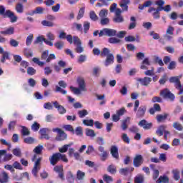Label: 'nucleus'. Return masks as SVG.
Listing matches in <instances>:
<instances>
[{
	"label": "nucleus",
	"mask_w": 183,
	"mask_h": 183,
	"mask_svg": "<svg viewBox=\"0 0 183 183\" xmlns=\"http://www.w3.org/2000/svg\"><path fill=\"white\" fill-rule=\"evenodd\" d=\"M69 147H71V144H64L61 147H59V152L54 153L51 157L49 158L50 164L55 167V165H56L59 161L64 162V164H68V157H66V154H64L65 152H68V148H69Z\"/></svg>",
	"instance_id": "obj_1"
},
{
	"label": "nucleus",
	"mask_w": 183,
	"mask_h": 183,
	"mask_svg": "<svg viewBox=\"0 0 183 183\" xmlns=\"http://www.w3.org/2000/svg\"><path fill=\"white\" fill-rule=\"evenodd\" d=\"M93 55H97V56L100 55L102 58H105L106 56V59L104 62L105 66H109V65H112L114 62L115 58L114 57V54L111 53V50L107 47L103 48L102 51L98 48H94Z\"/></svg>",
	"instance_id": "obj_2"
},
{
	"label": "nucleus",
	"mask_w": 183,
	"mask_h": 183,
	"mask_svg": "<svg viewBox=\"0 0 183 183\" xmlns=\"http://www.w3.org/2000/svg\"><path fill=\"white\" fill-rule=\"evenodd\" d=\"M0 16H3V18H9L12 24L18 21V17L15 16V13L11 10H6L5 6L3 5H0Z\"/></svg>",
	"instance_id": "obj_3"
},
{
	"label": "nucleus",
	"mask_w": 183,
	"mask_h": 183,
	"mask_svg": "<svg viewBox=\"0 0 183 183\" xmlns=\"http://www.w3.org/2000/svg\"><path fill=\"white\" fill-rule=\"evenodd\" d=\"M77 84L79 88L74 87L73 86H70V89L72 92H74V94H75L76 95H79L81 91H86V84H85V79L84 78L79 77L77 79Z\"/></svg>",
	"instance_id": "obj_4"
},
{
	"label": "nucleus",
	"mask_w": 183,
	"mask_h": 183,
	"mask_svg": "<svg viewBox=\"0 0 183 183\" xmlns=\"http://www.w3.org/2000/svg\"><path fill=\"white\" fill-rule=\"evenodd\" d=\"M99 36H109V38L117 36V30L114 29L104 28L100 31Z\"/></svg>",
	"instance_id": "obj_5"
},
{
	"label": "nucleus",
	"mask_w": 183,
	"mask_h": 183,
	"mask_svg": "<svg viewBox=\"0 0 183 183\" xmlns=\"http://www.w3.org/2000/svg\"><path fill=\"white\" fill-rule=\"evenodd\" d=\"M160 97H162L164 99H169L170 101H174L175 99V95L169 91V89H164L160 92Z\"/></svg>",
	"instance_id": "obj_6"
},
{
	"label": "nucleus",
	"mask_w": 183,
	"mask_h": 183,
	"mask_svg": "<svg viewBox=\"0 0 183 183\" xmlns=\"http://www.w3.org/2000/svg\"><path fill=\"white\" fill-rule=\"evenodd\" d=\"M53 132H57V137H56V141H65L68 138V135L65 132H64L60 128H54L52 129Z\"/></svg>",
	"instance_id": "obj_7"
},
{
	"label": "nucleus",
	"mask_w": 183,
	"mask_h": 183,
	"mask_svg": "<svg viewBox=\"0 0 183 183\" xmlns=\"http://www.w3.org/2000/svg\"><path fill=\"white\" fill-rule=\"evenodd\" d=\"M144 164V157L141 154H136L133 159V165L135 168H139Z\"/></svg>",
	"instance_id": "obj_8"
},
{
	"label": "nucleus",
	"mask_w": 183,
	"mask_h": 183,
	"mask_svg": "<svg viewBox=\"0 0 183 183\" xmlns=\"http://www.w3.org/2000/svg\"><path fill=\"white\" fill-rule=\"evenodd\" d=\"M42 161V157H39L34 162V165L32 169V174L35 177H38V172L41 169V162Z\"/></svg>",
	"instance_id": "obj_9"
},
{
	"label": "nucleus",
	"mask_w": 183,
	"mask_h": 183,
	"mask_svg": "<svg viewBox=\"0 0 183 183\" xmlns=\"http://www.w3.org/2000/svg\"><path fill=\"white\" fill-rule=\"evenodd\" d=\"M122 10L121 9H117L115 11V16L113 19L114 22L116 24H121V22H124V17H122Z\"/></svg>",
	"instance_id": "obj_10"
},
{
	"label": "nucleus",
	"mask_w": 183,
	"mask_h": 183,
	"mask_svg": "<svg viewBox=\"0 0 183 183\" xmlns=\"http://www.w3.org/2000/svg\"><path fill=\"white\" fill-rule=\"evenodd\" d=\"M147 113V106H141L136 111V118L141 119L145 117V114Z\"/></svg>",
	"instance_id": "obj_11"
},
{
	"label": "nucleus",
	"mask_w": 183,
	"mask_h": 183,
	"mask_svg": "<svg viewBox=\"0 0 183 183\" xmlns=\"http://www.w3.org/2000/svg\"><path fill=\"white\" fill-rule=\"evenodd\" d=\"M137 82H140V85L142 86H148L151 82H152V78L145 76L144 78L137 79Z\"/></svg>",
	"instance_id": "obj_12"
},
{
	"label": "nucleus",
	"mask_w": 183,
	"mask_h": 183,
	"mask_svg": "<svg viewBox=\"0 0 183 183\" xmlns=\"http://www.w3.org/2000/svg\"><path fill=\"white\" fill-rule=\"evenodd\" d=\"M51 104H53L54 108L57 109L60 115H64V114H66V109L64 107V106L59 104L57 101L52 102Z\"/></svg>",
	"instance_id": "obj_13"
},
{
	"label": "nucleus",
	"mask_w": 183,
	"mask_h": 183,
	"mask_svg": "<svg viewBox=\"0 0 183 183\" xmlns=\"http://www.w3.org/2000/svg\"><path fill=\"white\" fill-rule=\"evenodd\" d=\"M139 127H141V128H143V129L148 131L149 129H151L152 128V123H148V121L146 119H142L138 123Z\"/></svg>",
	"instance_id": "obj_14"
},
{
	"label": "nucleus",
	"mask_w": 183,
	"mask_h": 183,
	"mask_svg": "<svg viewBox=\"0 0 183 183\" xmlns=\"http://www.w3.org/2000/svg\"><path fill=\"white\" fill-rule=\"evenodd\" d=\"M161 10H159V9H155L154 7H149L147 12L149 14H151L153 12L152 14V16L154 19H159V18H161L160 16V11Z\"/></svg>",
	"instance_id": "obj_15"
},
{
	"label": "nucleus",
	"mask_w": 183,
	"mask_h": 183,
	"mask_svg": "<svg viewBox=\"0 0 183 183\" xmlns=\"http://www.w3.org/2000/svg\"><path fill=\"white\" fill-rule=\"evenodd\" d=\"M99 152L101 154H99V157H101V161H107L108 159V155H109V153H108L106 150L105 148L102 146H99L98 148Z\"/></svg>",
	"instance_id": "obj_16"
},
{
	"label": "nucleus",
	"mask_w": 183,
	"mask_h": 183,
	"mask_svg": "<svg viewBox=\"0 0 183 183\" xmlns=\"http://www.w3.org/2000/svg\"><path fill=\"white\" fill-rule=\"evenodd\" d=\"M54 171L59 174V178H60V179H62V181H64V179H65V177L64 176V167L62 165L55 166L54 167Z\"/></svg>",
	"instance_id": "obj_17"
},
{
	"label": "nucleus",
	"mask_w": 183,
	"mask_h": 183,
	"mask_svg": "<svg viewBox=\"0 0 183 183\" xmlns=\"http://www.w3.org/2000/svg\"><path fill=\"white\" fill-rule=\"evenodd\" d=\"M110 154L114 159H119V153L118 152V147L112 145L110 148Z\"/></svg>",
	"instance_id": "obj_18"
},
{
	"label": "nucleus",
	"mask_w": 183,
	"mask_h": 183,
	"mask_svg": "<svg viewBox=\"0 0 183 183\" xmlns=\"http://www.w3.org/2000/svg\"><path fill=\"white\" fill-rule=\"evenodd\" d=\"M59 39H66L70 44H72V35H66L65 31H61L59 35Z\"/></svg>",
	"instance_id": "obj_19"
},
{
	"label": "nucleus",
	"mask_w": 183,
	"mask_h": 183,
	"mask_svg": "<svg viewBox=\"0 0 183 183\" xmlns=\"http://www.w3.org/2000/svg\"><path fill=\"white\" fill-rule=\"evenodd\" d=\"M130 2V0H121L119 5L122 8V12H128V4Z\"/></svg>",
	"instance_id": "obj_20"
},
{
	"label": "nucleus",
	"mask_w": 183,
	"mask_h": 183,
	"mask_svg": "<svg viewBox=\"0 0 183 183\" xmlns=\"http://www.w3.org/2000/svg\"><path fill=\"white\" fill-rule=\"evenodd\" d=\"M151 115H154L156 112H161V106L159 104H154L153 107L149 109Z\"/></svg>",
	"instance_id": "obj_21"
},
{
	"label": "nucleus",
	"mask_w": 183,
	"mask_h": 183,
	"mask_svg": "<svg viewBox=\"0 0 183 183\" xmlns=\"http://www.w3.org/2000/svg\"><path fill=\"white\" fill-rule=\"evenodd\" d=\"M0 182L1 183H8L9 182V175L6 172L3 171L1 174H0Z\"/></svg>",
	"instance_id": "obj_22"
},
{
	"label": "nucleus",
	"mask_w": 183,
	"mask_h": 183,
	"mask_svg": "<svg viewBox=\"0 0 183 183\" xmlns=\"http://www.w3.org/2000/svg\"><path fill=\"white\" fill-rule=\"evenodd\" d=\"M167 129V125L165 124H162L160 125L157 130L156 131V134L158 136V137H162V135H164V133L165 132V130Z\"/></svg>",
	"instance_id": "obj_23"
},
{
	"label": "nucleus",
	"mask_w": 183,
	"mask_h": 183,
	"mask_svg": "<svg viewBox=\"0 0 183 183\" xmlns=\"http://www.w3.org/2000/svg\"><path fill=\"white\" fill-rule=\"evenodd\" d=\"M46 131H48V129L46 128H42L39 130V134L41 135L40 139H49V135L46 134Z\"/></svg>",
	"instance_id": "obj_24"
},
{
	"label": "nucleus",
	"mask_w": 183,
	"mask_h": 183,
	"mask_svg": "<svg viewBox=\"0 0 183 183\" xmlns=\"http://www.w3.org/2000/svg\"><path fill=\"white\" fill-rule=\"evenodd\" d=\"M44 11H45V9L39 6L35 9L34 11H32L31 13H27L26 15H30L31 16L35 15L36 14H44Z\"/></svg>",
	"instance_id": "obj_25"
},
{
	"label": "nucleus",
	"mask_w": 183,
	"mask_h": 183,
	"mask_svg": "<svg viewBox=\"0 0 183 183\" xmlns=\"http://www.w3.org/2000/svg\"><path fill=\"white\" fill-rule=\"evenodd\" d=\"M14 33H15V28L12 26L9 27L4 31H0V34H1V35H14Z\"/></svg>",
	"instance_id": "obj_26"
},
{
	"label": "nucleus",
	"mask_w": 183,
	"mask_h": 183,
	"mask_svg": "<svg viewBox=\"0 0 183 183\" xmlns=\"http://www.w3.org/2000/svg\"><path fill=\"white\" fill-rule=\"evenodd\" d=\"M151 65V61H149V59L148 57L145 58L140 66L142 69H148V66Z\"/></svg>",
	"instance_id": "obj_27"
},
{
	"label": "nucleus",
	"mask_w": 183,
	"mask_h": 183,
	"mask_svg": "<svg viewBox=\"0 0 183 183\" xmlns=\"http://www.w3.org/2000/svg\"><path fill=\"white\" fill-rule=\"evenodd\" d=\"M131 121V117H127L122 122V129L123 131H127L128 129V124H129V122Z\"/></svg>",
	"instance_id": "obj_28"
},
{
	"label": "nucleus",
	"mask_w": 183,
	"mask_h": 183,
	"mask_svg": "<svg viewBox=\"0 0 183 183\" xmlns=\"http://www.w3.org/2000/svg\"><path fill=\"white\" fill-rule=\"evenodd\" d=\"M168 118V114L164 113V114H158L156 117L157 122H164Z\"/></svg>",
	"instance_id": "obj_29"
},
{
	"label": "nucleus",
	"mask_w": 183,
	"mask_h": 183,
	"mask_svg": "<svg viewBox=\"0 0 183 183\" xmlns=\"http://www.w3.org/2000/svg\"><path fill=\"white\" fill-rule=\"evenodd\" d=\"M66 180L69 183H75V177H74L72 172L69 171L67 172Z\"/></svg>",
	"instance_id": "obj_30"
},
{
	"label": "nucleus",
	"mask_w": 183,
	"mask_h": 183,
	"mask_svg": "<svg viewBox=\"0 0 183 183\" xmlns=\"http://www.w3.org/2000/svg\"><path fill=\"white\" fill-rule=\"evenodd\" d=\"M21 132L23 137H29V135H31V132L25 126H21Z\"/></svg>",
	"instance_id": "obj_31"
},
{
	"label": "nucleus",
	"mask_w": 183,
	"mask_h": 183,
	"mask_svg": "<svg viewBox=\"0 0 183 183\" xmlns=\"http://www.w3.org/2000/svg\"><path fill=\"white\" fill-rule=\"evenodd\" d=\"M44 149V146L39 144L38 146H36L33 152L36 154V155H41V154H42V150Z\"/></svg>",
	"instance_id": "obj_32"
},
{
	"label": "nucleus",
	"mask_w": 183,
	"mask_h": 183,
	"mask_svg": "<svg viewBox=\"0 0 183 183\" xmlns=\"http://www.w3.org/2000/svg\"><path fill=\"white\" fill-rule=\"evenodd\" d=\"M172 174H173V178L175 181H179V179L181 178V176L179 175V170L177 169H173L172 170Z\"/></svg>",
	"instance_id": "obj_33"
},
{
	"label": "nucleus",
	"mask_w": 183,
	"mask_h": 183,
	"mask_svg": "<svg viewBox=\"0 0 183 183\" xmlns=\"http://www.w3.org/2000/svg\"><path fill=\"white\" fill-rule=\"evenodd\" d=\"M169 183V178L167 176H160L159 178L157 179V183Z\"/></svg>",
	"instance_id": "obj_34"
},
{
	"label": "nucleus",
	"mask_w": 183,
	"mask_h": 183,
	"mask_svg": "<svg viewBox=\"0 0 183 183\" xmlns=\"http://www.w3.org/2000/svg\"><path fill=\"white\" fill-rule=\"evenodd\" d=\"M173 128L174 129H177V131H182L183 130V126L181 124V123L178 122H174L172 124Z\"/></svg>",
	"instance_id": "obj_35"
},
{
	"label": "nucleus",
	"mask_w": 183,
	"mask_h": 183,
	"mask_svg": "<svg viewBox=\"0 0 183 183\" xmlns=\"http://www.w3.org/2000/svg\"><path fill=\"white\" fill-rule=\"evenodd\" d=\"M6 59H9V52L8 51H4L3 54H2V56L0 59L1 62L2 64H5V61H6Z\"/></svg>",
	"instance_id": "obj_36"
},
{
	"label": "nucleus",
	"mask_w": 183,
	"mask_h": 183,
	"mask_svg": "<svg viewBox=\"0 0 183 183\" xmlns=\"http://www.w3.org/2000/svg\"><path fill=\"white\" fill-rule=\"evenodd\" d=\"M85 14V7H81L78 13V15L76 16L77 21H79V19H81V18H84V15Z\"/></svg>",
	"instance_id": "obj_37"
},
{
	"label": "nucleus",
	"mask_w": 183,
	"mask_h": 183,
	"mask_svg": "<svg viewBox=\"0 0 183 183\" xmlns=\"http://www.w3.org/2000/svg\"><path fill=\"white\" fill-rule=\"evenodd\" d=\"M84 33L88 34V31H89V28H91V23L89 21H84L83 24Z\"/></svg>",
	"instance_id": "obj_38"
},
{
	"label": "nucleus",
	"mask_w": 183,
	"mask_h": 183,
	"mask_svg": "<svg viewBox=\"0 0 183 183\" xmlns=\"http://www.w3.org/2000/svg\"><path fill=\"white\" fill-rule=\"evenodd\" d=\"M15 9L17 14H22L24 12V5H22L21 3H19L16 5Z\"/></svg>",
	"instance_id": "obj_39"
},
{
	"label": "nucleus",
	"mask_w": 183,
	"mask_h": 183,
	"mask_svg": "<svg viewBox=\"0 0 183 183\" xmlns=\"http://www.w3.org/2000/svg\"><path fill=\"white\" fill-rule=\"evenodd\" d=\"M99 18H107L108 16V10L106 9H102L99 13Z\"/></svg>",
	"instance_id": "obj_40"
},
{
	"label": "nucleus",
	"mask_w": 183,
	"mask_h": 183,
	"mask_svg": "<svg viewBox=\"0 0 183 183\" xmlns=\"http://www.w3.org/2000/svg\"><path fill=\"white\" fill-rule=\"evenodd\" d=\"M24 54L26 58H32L34 56V53L30 49H24Z\"/></svg>",
	"instance_id": "obj_41"
},
{
	"label": "nucleus",
	"mask_w": 183,
	"mask_h": 183,
	"mask_svg": "<svg viewBox=\"0 0 183 183\" xmlns=\"http://www.w3.org/2000/svg\"><path fill=\"white\" fill-rule=\"evenodd\" d=\"M74 43V45H76V46L79 45H82V42L81 41V39L77 36H74L72 37V43Z\"/></svg>",
	"instance_id": "obj_42"
},
{
	"label": "nucleus",
	"mask_w": 183,
	"mask_h": 183,
	"mask_svg": "<svg viewBox=\"0 0 183 183\" xmlns=\"http://www.w3.org/2000/svg\"><path fill=\"white\" fill-rule=\"evenodd\" d=\"M76 178L79 179V181H82V179L85 178V172L78 170L76 173Z\"/></svg>",
	"instance_id": "obj_43"
},
{
	"label": "nucleus",
	"mask_w": 183,
	"mask_h": 183,
	"mask_svg": "<svg viewBox=\"0 0 183 183\" xmlns=\"http://www.w3.org/2000/svg\"><path fill=\"white\" fill-rule=\"evenodd\" d=\"M63 128L66 131H69V132H71V134H75V130L74 129V127L71 124H65L63 126Z\"/></svg>",
	"instance_id": "obj_44"
},
{
	"label": "nucleus",
	"mask_w": 183,
	"mask_h": 183,
	"mask_svg": "<svg viewBox=\"0 0 183 183\" xmlns=\"http://www.w3.org/2000/svg\"><path fill=\"white\" fill-rule=\"evenodd\" d=\"M108 42L109 44H119V42H121V39L117 37H109Z\"/></svg>",
	"instance_id": "obj_45"
},
{
	"label": "nucleus",
	"mask_w": 183,
	"mask_h": 183,
	"mask_svg": "<svg viewBox=\"0 0 183 183\" xmlns=\"http://www.w3.org/2000/svg\"><path fill=\"white\" fill-rule=\"evenodd\" d=\"M39 128H41V124H39L36 122H34V124L31 125V130L34 132L39 131Z\"/></svg>",
	"instance_id": "obj_46"
},
{
	"label": "nucleus",
	"mask_w": 183,
	"mask_h": 183,
	"mask_svg": "<svg viewBox=\"0 0 183 183\" xmlns=\"http://www.w3.org/2000/svg\"><path fill=\"white\" fill-rule=\"evenodd\" d=\"M107 171L110 174H116L117 173V167H115V166L114 164H110L107 167Z\"/></svg>",
	"instance_id": "obj_47"
},
{
	"label": "nucleus",
	"mask_w": 183,
	"mask_h": 183,
	"mask_svg": "<svg viewBox=\"0 0 183 183\" xmlns=\"http://www.w3.org/2000/svg\"><path fill=\"white\" fill-rule=\"evenodd\" d=\"M79 118H85L88 115V111L86 109L79 110L78 112Z\"/></svg>",
	"instance_id": "obj_48"
},
{
	"label": "nucleus",
	"mask_w": 183,
	"mask_h": 183,
	"mask_svg": "<svg viewBox=\"0 0 183 183\" xmlns=\"http://www.w3.org/2000/svg\"><path fill=\"white\" fill-rule=\"evenodd\" d=\"M83 124L86 125V127H94V119H84Z\"/></svg>",
	"instance_id": "obj_49"
},
{
	"label": "nucleus",
	"mask_w": 183,
	"mask_h": 183,
	"mask_svg": "<svg viewBox=\"0 0 183 183\" xmlns=\"http://www.w3.org/2000/svg\"><path fill=\"white\" fill-rule=\"evenodd\" d=\"M154 61L156 64H159V66H164V61L159 56H155Z\"/></svg>",
	"instance_id": "obj_50"
},
{
	"label": "nucleus",
	"mask_w": 183,
	"mask_h": 183,
	"mask_svg": "<svg viewBox=\"0 0 183 183\" xmlns=\"http://www.w3.org/2000/svg\"><path fill=\"white\" fill-rule=\"evenodd\" d=\"M122 139L123 142H125V144H129V142H131V139H129L128 134H127L125 133L122 134Z\"/></svg>",
	"instance_id": "obj_51"
},
{
	"label": "nucleus",
	"mask_w": 183,
	"mask_h": 183,
	"mask_svg": "<svg viewBox=\"0 0 183 183\" xmlns=\"http://www.w3.org/2000/svg\"><path fill=\"white\" fill-rule=\"evenodd\" d=\"M32 61L33 62H34V64H36L37 65H39V66H44L45 65V62L41 61L39 59L36 57H34L32 59Z\"/></svg>",
	"instance_id": "obj_52"
},
{
	"label": "nucleus",
	"mask_w": 183,
	"mask_h": 183,
	"mask_svg": "<svg viewBox=\"0 0 183 183\" xmlns=\"http://www.w3.org/2000/svg\"><path fill=\"white\" fill-rule=\"evenodd\" d=\"M109 19L107 17H104L100 19V24L102 26H104V25H109Z\"/></svg>",
	"instance_id": "obj_53"
},
{
	"label": "nucleus",
	"mask_w": 183,
	"mask_h": 183,
	"mask_svg": "<svg viewBox=\"0 0 183 183\" xmlns=\"http://www.w3.org/2000/svg\"><path fill=\"white\" fill-rule=\"evenodd\" d=\"M32 39H34V34H30L26 40V45H27V46H29V45H31V44H32Z\"/></svg>",
	"instance_id": "obj_54"
},
{
	"label": "nucleus",
	"mask_w": 183,
	"mask_h": 183,
	"mask_svg": "<svg viewBox=\"0 0 183 183\" xmlns=\"http://www.w3.org/2000/svg\"><path fill=\"white\" fill-rule=\"evenodd\" d=\"M89 18L92 21H98V16H97V14H95V11H94L89 12Z\"/></svg>",
	"instance_id": "obj_55"
},
{
	"label": "nucleus",
	"mask_w": 183,
	"mask_h": 183,
	"mask_svg": "<svg viewBox=\"0 0 183 183\" xmlns=\"http://www.w3.org/2000/svg\"><path fill=\"white\" fill-rule=\"evenodd\" d=\"M45 37L44 36H39L36 37V39L34 41V44H42V42H45Z\"/></svg>",
	"instance_id": "obj_56"
},
{
	"label": "nucleus",
	"mask_w": 183,
	"mask_h": 183,
	"mask_svg": "<svg viewBox=\"0 0 183 183\" xmlns=\"http://www.w3.org/2000/svg\"><path fill=\"white\" fill-rule=\"evenodd\" d=\"M103 179L106 183H110L114 182V179H112V177L109 176L108 174H104Z\"/></svg>",
	"instance_id": "obj_57"
},
{
	"label": "nucleus",
	"mask_w": 183,
	"mask_h": 183,
	"mask_svg": "<svg viewBox=\"0 0 183 183\" xmlns=\"http://www.w3.org/2000/svg\"><path fill=\"white\" fill-rule=\"evenodd\" d=\"M41 25H43V26L52 27V26H54V22L49 21H46V20H43L41 21Z\"/></svg>",
	"instance_id": "obj_58"
},
{
	"label": "nucleus",
	"mask_w": 183,
	"mask_h": 183,
	"mask_svg": "<svg viewBox=\"0 0 183 183\" xmlns=\"http://www.w3.org/2000/svg\"><path fill=\"white\" fill-rule=\"evenodd\" d=\"M86 135L87 137H92V138H94V137H95L97 134H95V131L88 129L86 130Z\"/></svg>",
	"instance_id": "obj_59"
},
{
	"label": "nucleus",
	"mask_w": 183,
	"mask_h": 183,
	"mask_svg": "<svg viewBox=\"0 0 183 183\" xmlns=\"http://www.w3.org/2000/svg\"><path fill=\"white\" fill-rule=\"evenodd\" d=\"M124 41L125 42H135L137 39H135V36L129 35L124 38Z\"/></svg>",
	"instance_id": "obj_60"
},
{
	"label": "nucleus",
	"mask_w": 183,
	"mask_h": 183,
	"mask_svg": "<svg viewBox=\"0 0 183 183\" xmlns=\"http://www.w3.org/2000/svg\"><path fill=\"white\" fill-rule=\"evenodd\" d=\"M24 142L25 144H34V142H35V139H34L33 137H28L24 138Z\"/></svg>",
	"instance_id": "obj_61"
},
{
	"label": "nucleus",
	"mask_w": 183,
	"mask_h": 183,
	"mask_svg": "<svg viewBox=\"0 0 183 183\" xmlns=\"http://www.w3.org/2000/svg\"><path fill=\"white\" fill-rule=\"evenodd\" d=\"M167 68L170 70L175 69V68H177V61H172L169 62Z\"/></svg>",
	"instance_id": "obj_62"
},
{
	"label": "nucleus",
	"mask_w": 183,
	"mask_h": 183,
	"mask_svg": "<svg viewBox=\"0 0 183 183\" xmlns=\"http://www.w3.org/2000/svg\"><path fill=\"white\" fill-rule=\"evenodd\" d=\"M74 134H76V135H77L78 137H82V127H78L76 128L75 131H74Z\"/></svg>",
	"instance_id": "obj_63"
},
{
	"label": "nucleus",
	"mask_w": 183,
	"mask_h": 183,
	"mask_svg": "<svg viewBox=\"0 0 183 183\" xmlns=\"http://www.w3.org/2000/svg\"><path fill=\"white\" fill-rule=\"evenodd\" d=\"M134 183H144V177L142 176L136 177L134 178Z\"/></svg>",
	"instance_id": "obj_64"
}]
</instances>
